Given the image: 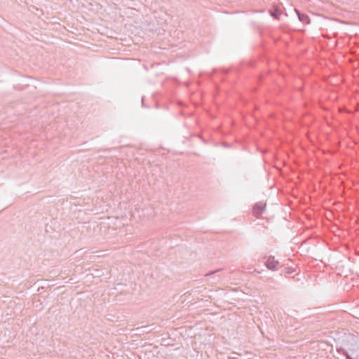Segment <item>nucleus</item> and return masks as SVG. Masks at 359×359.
I'll use <instances>...</instances> for the list:
<instances>
[{
    "mask_svg": "<svg viewBox=\"0 0 359 359\" xmlns=\"http://www.w3.org/2000/svg\"><path fill=\"white\" fill-rule=\"evenodd\" d=\"M297 11L299 20L302 22L305 23V24H309L310 22V20L306 15L302 14V13H299L298 11Z\"/></svg>",
    "mask_w": 359,
    "mask_h": 359,
    "instance_id": "nucleus-3",
    "label": "nucleus"
},
{
    "mask_svg": "<svg viewBox=\"0 0 359 359\" xmlns=\"http://www.w3.org/2000/svg\"><path fill=\"white\" fill-rule=\"evenodd\" d=\"M346 358H348V359H352L351 358H350V357H349V355H347V353H346Z\"/></svg>",
    "mask_w": 359,
    "mask_h": 359,
    "instance_id": "nucleus-5",
    "label": "nucleus"
},
{
    "mask_svg": "<svg viewBox=\"0 0 359 359\" xmlns=\"http://www.w3.org/2000/svg\"><path fill=\"white\" fill-rule=\"evenodd\" d=\"M278 264V261L276 260L273 256H270L266 262L265 265L269 270L276 271Z\"/></svg>",
    "mask_w": 359,
    "mask_h": 359,
    "instance_id": "nucleus-2",
    "label": "nucleus"
},
{
    "mask_svg": "<svg viewBox=\"0 0 359 359\" xmlns=\"http://www.w3.org/2000/svg\"><path fill=\"white\" fill-rule=\"evenodd\" d=\"M266 208V203L263 202L257 203L252 208V212L255 215L259 216L262 215Z\"/></svg>",
    "mask_w": 359,
    "mask_h": 359,
    "instance_id": "nucleus-1",
    "label": "nucleus"
},
{
    "mask_svg": "<svg viewBox=\"0 0 359 359\" xmlns=\"http://www.w3.org/2000/svg\"><path fill=\"white\" fill-rule=\"evenodd\" d=\"M281 14V11L278 9H276L274 11H271V15L274 18V19H278L279 18V16Z\"/></svg>",
    "mask_w": 359,
    "mask_h": 359,
    "instance_id": "nucleus-4",
    "label": "nucleus"
}]
</instances>
